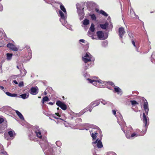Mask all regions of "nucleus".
Here are the masks:
<instances>
[{
    "mask_svg": "<svg viewBox=\"0 0 155 155\" xmlns=\"http://www.w3.org/2000/svg\"><path fill=\"white\" fill-rule=\"evenodd\" d=\"M91 56L89 53H86L84 57H82V60L85 63L90 62L91 60Z\"/></svg>",
    "mask_w": 155,
    "mask_h": 155,
    "instance_id": "f257e3e1",
    "label": "nucleus"
},
{
    "mask_svg": "<svg viewBox=\"0 0 155 155\" xmlns=\"http://www.w3.org/2000/svg\"><path fill=\"white\" fill-rule=\"evenodd\" d=\"M143 101L144 102L143 103L144 109L145 111L146 114L147 115L149 110L148 103L146 99L144 98L143 99Z\"/></svg>",
    "mask_w": 155,
    "mask_h": 155,
    "instance_id": "f03ea898",
    "label": "nucleus"
},
{
    "mask_svg": "<svg viewBox=\"0 0 155 155\" xmlns=\"http://www.w3.org/2000/svg\"><path fill=\"white\" fill-rule=\"evenodd\" d=\"M143 121L144 124V128L145 129V133L147 131L148 124H147V120L144 113L143 114Z\"/></svg>",
    "mask_w": 155,
    "mask_h": 155,
    "instance_id": "7ed1b4c3",
    "label": "nucleus"
},
{
    "mask_svg": "<svg viewBox=\"0 0 155 155\" xmlns=\"http://www.w3.org/2000/svg\"><path fill=\"white\" fill-rule=\"evenodd\" d=\"M102 139V136L101 137L100 139L99 140L98 139H97L95 141L93 142L92 143L93 144H95L97 143V146L98 148H101L103 147V145L101 141Z\"/></svg>",
    "mask_w": 155,
    "mask_h": 155,
    "instance_id": "20e7f679",
    "label": "nucleus"
},
{
    "mask_svg": "<svg viewBox=\"0 0 155 155\" xmlns=\"http://www.w3.org/2000/svg\"><path fill=\"white\" fill-rule=\"evenodd\" d=\"M56 104L63 110H65L67 108L66 105L60 101H58L56 102Z\"/></svg>",
    "mask_w": 155,
    "mask_h": 155,
    "instance_id": "39448f33",
    "label": "nucleus"
},
{
    "mask_svg": "<svg viewBox=\"0 0 155 155\" xmlns=\"http://www.w3.org/2000/svg\"><path fill=\"white\" fill-rule=\"evenodd\" d=\"M125 33L124 28L123 27H121L118 29V35L120 39L122 40L123 36Z\"/></svg>",
    "mask_w": 155,
    "mask_h": 155,
    "instance_id": "423d86ee",
    "label": "nucleus"
},
{
    "mask_svg": "<svg viewBox=\"0 0 155 155\" xmlns=\"http://www.w3.org/2000/svg\"><path fill=\"white\" fill-rule=\"evenodd\" d=\"M30 90V93L34 95L37 94L38 92V89L37 86L35 87H32Z\"/></svg>",
    "mask_w": 155,
    "mask_h": 155,
    "instance_id": "0eeeda50",
    "label": "nucleus"
},
{
    "mask_svg": "<svg viewBox=\"0 0 155 155\" xmlns=\"http://www.w3.org/2000/svg\"><path fill=\"white\" fill-rule=\"evenodd\" d=\"M7 47L10 49L15 51H17L18 50V49L15 47L13 44L9 43L7 45Z\"/></svg>",
    "mask_w": 155,
    "mask_h": 155,
    "instance_id": "6e6552de",
    "label": "nucleus"
},
{
    "mask_svg": "<svg viewBox=\"0 0 155 155\" xmlns=\"http://www.w3.org/2000/svg\"><path fill=\"white\" fill-rule=\"evenodd\" d=\"M129 15L131 17L136 18L137 17V15H136L133 9L132 8L130 9V12L129 13Z\"/></svg>",
    "mask_w": 155,
    "mask_h": 155,
    "instance_id": "1a4fd4ad",
    "label": "nucleus"
},
{
    "mask_svg": "<svg viewBox=\"0 0 155 155\" xmlns=\"http://www.w3.org/2000/svg\"><path fill=\"white\" fill-rule=\"evenodd\" d=\"M6 127L7 124L6 123L4 124H0V133H2Z\"/></svg>",
    "mask_w": 155,
    "mask_h": 155,
    "instance_id": "9d476101",
    "label": "nucleus"
},
{
    "mask_svg": "<svg viewBox=\"0 0 155 155\" xmlns=\"http://www.w3.org/2000/svg\"><path fill=\"white\" fill-rule=\"evenodd\" d=\"M97 34L98 38L100 39L103 38L104 35V33L102 31H97Z\"/></svg>",
    "mask_w": 155,
    "mask_h": 155,
    "instance_id": "9b49d317",
    "label": "nucleus"
},
{
    "mask_svg": "<svg viewBox=\"0 0 155 155\" xmlns=\"http://www.w3.org/2000/svg\"><path fill=\"white\" fill-rule=\"evenodd\" d=\"M87 80L89 81L90 83L92 84H93V83H96L97 82L98 83L102 84V82H103V81H102L101 80H97V81H95L91 80V79L90 78L87 79Z\"/></svg>",
    "mask_w": 155,
    "mask_h": 155,
    "instance_id": "f8f14e48",
    "label": "nucleus"
},
{
    "mask_svg": "<svg viewBox=\"0 0 155 155\" xmlns=\"http://www.w3.org/2000/svg\"><path fill=\"white\" fill-rule=\"evenodd\" d=\"M99 104L100 102L99 101L96 100V101L92 102L91 103V107H95L99 105Z\"/></svg>",
    "mask_w": 155,
    "mask_h": 155,
    "instance_id": "ddd939ff",
    "label": "nucleus"
},
{
    "mask_svg": "<svg viewBox=\"0 0 155 155\" xmlns=\"http://www.w3.org/2000/svg\"><path fill=\"white\" fill-rule=\"evenodd\" d=\"M35 133L36 134L37 137L40 138H41L42 136L41 134V132L38 130H35Z\"/></svg>",
    "mask_w": 155,
    "mask_h": 155,
    "instance_id": "4468645a",
    "label": "nucleus"
},
{
    "mask_svg": "<svg viewBox=\"0 0 155 155\" xmlns=\"http://www.w3.org/2000/svg\"><path fill=\"white\" fill-rule=\"evenodd\" d=\"M8 134L9 136L11 137H14L15 135V133L13 130H10L8 132Z\"/></svg>",
    "mask_w": 155,
    "mask_h": 155,
    "instance_id": "2eb2a0df",
    "label": "nucleus"
},
{
    "mask_svg": "<svg viewBox=\"0 0 155 155\" xmlns=\"http://www.w3.org/2000/svg\"><path fill=\"white\" fill-rule=\"evenodd\" d=\"M15 112L16 114L18 115V116L21 119H24V118L23 116L21 114V113L19 112L17 110H15Z\"/></svg>",
    "mask_w": 155,
    "mask_h": 155,
    "instance_id": "dca6fc26",
    "label": "nucleus"
},
{
    "mask_svg": "<svg viewBox=\"0 0 155 155\" xmlns=\"http://www.w3.org/2000/svg\"><path fill=\"white\" fill-rule=\"evenodd\" d=\"M6 94L8 96L11 97H17V94H12L9 92H6Z\"/></svg>",
    "mask_w": 155,
    "mask_h": 155,
    "instance_id": "f3484780",
    "label": "nucleus"
},
{
    "mask_svg": "<svg viewBox=\"0 0 155 155\" xmlns=\"http://www.w3.org/2000/svg\"><path fill=\"white\" fill-rule=\"evenodd\" d=\"M53 117L56 119H59V118L61 117V115L59 114V113H55V114H53L52 116Z\"/></svg>",
    "mask_w": 155,
    "mask_h": 155,
    "instance_id": "a211bd4d",
    "label": "nucleus"
},
{
    "mask_svg": "<svg viewBox=\"0 0 155 155\" xmlns=\"http://www.w3.org/2000/svg\"><path fill=\"white\" fill-rule=\"evenodd\" d=\"M49 101V99L47 96L44 97L42 99V102L43 104H44V102L48 101Z\"/></svg>",
    "mask_w": 155,
    "mask_h": 155,
    "instance_id": "6ab92c4d",
    "label": "nucleus"
},
{
    "mask_svg": "<svg viewBox=\"0 0 155 155\" xmlns=\"http://www.w3.org/2000/svg\"><path fill=\"white\" fill-rule=\"evenodd\" d=\"M12 54L11 53L7 54V59L8 60H11L12 58Z\"/></svg>",
    "mask_w": 155,
    "mask_h": 155,
    "instance_id": "aec40b11",
    "label": "nucleus"
},
{
    "mask_svg": "<svg viewBox=\"0 0 155 155\" xmlns=\"http://www.w3.org/2000/svg\"><path fill=\"white\" fill-rule=\"evenodd\" d=\"M20 96L23 99H25L28 97L29 94L27 95L25 93L21 95Z\"/></svg>",
    "mask_w": 155,
    "mask_h": 155,
    "instance_id": "412c9836",
    "label": "nucleus"
},
{
    "mask_svg": "<svg viewBox=\"0 0 155 155\" xmlns=\"http://www.w3.org/2000/svg\"><path fill=\"white\" fill-rule=\"evenodd\" d=\"M60 8L64 13H66V11L64 6L61 3Z\"/></svg>",
    "mask_w": 155,
    "mask_h": 155,
    "instance_id": "4be33fe9",
    "label": "nucleus"
},
{
    "mask_svg": "<svg viewBox=\"0 0 155 155\" xmlns=\"http://www.w3.org/2000/svg\"><path fill=\"white\" fill-rule=\"evenodd\" d=\"M100 13L106 17H107L108 15V14L106 12L102 10L100 11Z\"/></svg>",
    "mask_w": 155,
    "mask_h": 155,
    "instance_id": "5701e85b",
    "label": "nucleus"
},
{
    "mask_svg": "<svg viewBox=\"0 0 155 155\" xmlns=\"http://www.w3.org/2000/svg\"><path fill=\"white\" fill-rule=\"evenodd\" d=\"M59 14L61 18L63 19H65V17L64 16V14L60 10L59 11Z\"/></svg>",
    "mask_w": 155,
    "mask_h": 155,
    "instance_id": "b1692460",
    "label": "nucleus"
},
{
    "mask_svg": "<svg viewBox=\"0 0 155 155\" xmlns=\"http://www.w3.org/2000/svg\"><path fill=\"white\" fill-rule=\"evenodd\" d=\"M89 23V20L85 19L83 21V24L86 25H88Z\"/></svg>",
    "mask_w": 155,
    "mask_h": 155,
    "instance_id": "393cba45",
    "label": "nucleus"
},
{
    "mask_svg": "<svg viewBox=\"0 0 155 155\" xmlns=\"http://www.w3.org/2000/svg\"><path fill=\"white\" fill-rule=\"evenodd\" d=\"M114 91L115 92L119 93L121 92V90L119 87H116L114 88Z\"/></svg>",
    "mask_w": 155,
    "mask_h": 155,
    "instance_id": "a878e982",
    "label": "nucleus"
},
{
    "mask_svg": "<svg viewBox=\"0 0 155 155\" xmlns=\"http://www.w3.org/2000/svg\"><path fill=\"white\" fill-rule=\"evenodd\" d=\"M105 84H106L107 83L109 85H110L113 87H115V86L114 85V83L112 82L111 81H108L107 82H103Z\"/></svg>",
    "mask_w": 155,
    "mask_h": 155,
    "instance_id": "bb28decb",
    "label": "nucleus"
},
{
    "mask_svg": "<svg viewBox=\"0 0 155 155\" xmlns=\"http://www.w3.org/2000/svg\"><path fill=\"white\" fill-rule=\"evenodd\" d=\"M90 31L93 32L95 30V28H94V25L93 24H92L90 28Z\"/></svg>",
    "mask_w": 155,
    "mask_h": 155,
    "instance_id": "cd10ccee",
    "label": "nucleus"
},
{
    "mask_svg": "<svg viewBox=\"0 0 155 155\" xmlns=\"http://www.w3.org/2000/svg\"><path fill=\"white\" fill-rule=\"evenodd\" d=\"M132 44L134 46V47H135L136 48V50L138 52V47H139V46H137L136 45H135V42L133 40H132Z\"/></svg>",
    "mask_w": 155,
    "mask_h": 155,
    "instance_id": "c85d7f7f",
    "label": "nucleus"
},
{
    "mask_svg": "<svg viewBox=\"0 0 155 155\" xmlns=\"http://www.w3.org/2000/svg\"><path fill=\"white\" fill-rule=\"evenodd\" d=\"M100 26L102 29H105L107 28V25L106 24H100Z\"/></svg>",
    "mask_w": 155,
    "mask_h": 155,
    "instance_id": "c756f323",
    "label": "nucleus"
},
{
    "mask_svg": "<svg viewBox=\"0 0 155 155\" xmlns=\"http://www.w3.org/2000/svg\"><path fill=\"white\" fill-rule=\"evenodd\" d=\"M130 102L131 103L132 105L133 106H134L135 104H138V103L135 100L131 101Z\"/></svg>",
    "mask_w": 155,
    "mask_h": 155,
    "instance_id": "7c9ffc66",
    "label": "nucleus"
},
{
    "mask_svg": "<svg viewBox=\"0 0 155 155\" xmlns=\"http://www.w3.org/2000/svg\"><path fill=\"white\" fill-rule=\"evenodd\" d=\"M91 136L94 140H95L96 139L97 136L94 133H92L91 134Z\"/></svg>",
    "mask_w": 155,
    "mask_h": 155,
    "instance_id": "2f4dec72",
    "label": "nucleus"
},
{
    "mask_svg": "<svg viewBox=\"0 0 155 155\" xmlns=\"http://www.w3.org/2000/svg\"><path fill=\"white\" fill-rule=\"evenodd\" d=\"M91 18L92 19V20H96V18L95 15L94 14H93L91 15Z\"/></svg>",
    "mask_w": 155,
    "mask_h": 155,
    "instance_id": "473e14b6",
    "label": "nucleus"
},
{
    "mask_svg": "<svg viewBox=\"0 0 155 155\" xmlns=\"http://www.w3.org/2000/svg\"><path fill=\"white\" fill-rule=\"evenodd\" d=\"M138 136V134H137L135 133H133L131 134V137H137Z\"/></svg>",
    "mask_w": 155,
    "mask_h": 155,
    "instance_id": "72a5a7b5",
    "label": "nucleus"
},
{
    "mask_svg": "<svg viewBox=\"0 0 155 155\" xmlns=\"http://www.w3.org/2000/svg\"><path fill=\"white\" fill-rule=\"evenodd\" d=\"M1 153L4 154V155H8L7 153L4 150L2 151Z\"/></svg>",
    "mask_w": 155,
    "mask_h": 155,
    "instance_id": "f704fd0d",
    "label": "nucleus"
},
{
    "mask_svg": "<svg viewBox=\"0 0 155 155\" xmlns=\"http://www.w3.org/2000/svg\"><path fill=\"white\" fill-rule=\"evenodd\" d=\"M24 85V83L23 82H20L18 84V86L19 87H22Z\"/></svg>",
    "mask_w": 155,
    "mask_h": 155,
    "instance_id": "c9c22d12",
    "label": "nucleus"
},
{
    "mask_svg": "<svg viewBox=\"0 0 155 155\" xmlns=\"http://www.w3.org/2000/svg\"><path fill=\"white\" fill-rule=\"evenodd\" d=\"M151 57L153 59L155 60V52L153 53L151 55Z\"/></svg>",
    "mask_w": 155,
    "mask_h": 155,
    "instance_id": "e433bc0d",
    "label": "nucleus"
},
{
    "mask_svg": "<svg viewBox=\"0 0 155 155\" xmlns=\"http://www.w3.org/2000/svg\"><path fill=\"white\" fill-rule=\"evenodd\" d=\"M3 10V6L0 3V11H2Z\"/></svg>",
    "mask_w": 155,
    "mask_h": 155,
    "instance_id": "4c0bfd02",
    "label": "nucleus"
},
{
    "mask_svg": "<svg viewBox=\"0 0 155 155\" xmlns=\"http://www.w3.org/2000/svg\"><path fill=\"white\" fill-rule=\"evenodd\" d=\"M4 121V120L3 118L0 117V124H1Z\"/></svg>",
    "mask_w": 155,
    "mask_h": 155,
    "instance_id": "58836bf2",
    "label": "nucleus"
},
{
    "mask_svg": "<svg viewBox=\"0 0 155 155\" xmlns=\"http://www.w3.org/2000/svg\"><path fill=\"white\" fill-rule=\"evenodd\" d=\"M112 113L114 115H115L116 114V111L115 110H112Z\"/></svg>",
    "mask_w": 155,
    "mask_h": 155,
    "instance_id": "ea45409f",
    "label": "nucleus"
},
{
    "mask_svg": "<svg viewBox=\"0 0 155 155\" xmlns=\"http://www.w3.org/2000/svg\"><path fill=\"white\" fill-rule=\"evenodd\" d=\"M79 41L82 43H84L85 42V40L84 39H80V40Z\"/></svg>",
    "mask_w": 155,
    "mask_h": 155,
    "instance_id": "a19ab883",
    "label": "nucleus"
},
{
    "mask_svg": "<svg viewBox=\"0 0 155 155\" xmlns=\"http://www.w3.org/2000/svg\"><path fill=\"white\" fill-rule=\"evenodd\" d=\"M48 104L51 105H53L54 104V103H53L52 102H50L48 103Z\"/></svg>",
    "mask_w": 155,
    "mask_h": 155,
    "instance_id": "79ce46f5",
    "label": "nucleus"
},
{
    "mask_svg": "<svg viewBox=\"0 0 155 155\" xmlns=\"http://www.w3.org/2000/svg\"><path fill=\"white\" fill-rule=\"evenodd\" d=\"M13 82L15 84H18V82L16 80H14Z\"/></svg>",
    "mask_w": 155,
    "mask_h": 155,
    "instance_id": "37998d69",
    "label": "nucleus"
},
{
    "mask_svg": "<svg viewBox=\"0 0 155 155\" xmlns=\"http://www.w3.org/2000/svg\"><path fill=\"white\" fill-rule=\"evenodd\" d=\"M126 135L127 137V138H130V137L129 135H127L126 134Z\"/></svg>",
    "mask_w": 155,
    "mask_h": 155,
    "instance_id": "c03bdc74",
    "label": "nucleus"
},
{
    "mask_svg": "<svg viewBox=\"0 0 155 155\" xmlns=\"http://www.w3.org/2000/svg\"><path fill=\"white\" fill-rule=\"evenodd\" d=\"M0 87L2 90L4 89V87L3 86H0Z\"/></svg>",
    "mask_w": 155,
    "mask_h": 155,
    "instance_id": "a18cd8bd",
    "label": "nucleus"
},
{
    "mask_svg": "<svg viewBox=\"0 0 155 155\" xmlns=\"http://www.w3.org/2000/svg\"><path fill=\"white\" fill-rule=\"evenodd\" d=\"M94 134H95L96 135L98 133H97L96 132H94Z\"/></svg>",
    "mask_w": 155,
    "mask_h": 155,
    "instance_id": "49530a36",
    "label": "nucleus"
},
{
    "mask_svg": "<svg viewBox=\"0 0 155 155\" xmlns=\"http://www.w3.org/2000/svg\"><path fill=\"white\" fill-rule=\"evenodd\" d=\"M92 109H91V108L90 109H89V111L90 112H91L92 111Z\"/></svg>",
    "mask_w": 155,
    "mask_h": 155,
    "instance_id": "de8ad7c7",
    "label": "nucleus"
},
{
    "mask_svg": "<svg viewBox=\"0 0 155 155\" xmlns=\"http://www.w3.org/2000/svg\"><path fill=\"white\" fill-rule=\"evenodd\" d=\"M93 84L94 85H95V84H96V85H97V83H93Z\"/></svg>",
    "mask_w": 155,
    "mask_h": 155,
    "instance_id": "09e8293b",
    "label": "nucleus"
},
{
    "mask_svg": "<svg viewBox=\"0 0 155 155\" xmlns=\"http://www.w3.org/2000/svg\"><path fill=\"white\" fill-rule=\"evenodd\" d=\"M122 130L125 133V134H126V133H125V131L124 130L123 128H122Z\"/></svg>",
    "mask_w": 155,
    "mask_h": 155,
    "instance_id": "8fccbe9b",
    "label": "nucleus"
},
{
    "mask_svg": "<svg viewBox=\"0 0 155 155\" xmlns=\"http://www.w3.org/2000/svg\"><path fill=\"white\" fill-rule=\"evenodd\" d=\"M29 50H28V51H29H29H31V49H30V48H29Z\"/></svg>",
    "mask_w": 155,
    "mask_h": 155,
    "instance_id": "3c124183",
    "label": "nucleus"
},
{
    "mask_svg": "<svg viewBox=\"0 0 155 155\" xmlns=\"http://www.w3.org/2000/svg\"><path fill=\"white\" fill-rule=\"evenodd\" d=\"M38 98H41V97H40V96H39V97H38Z\"/></svg>",
    "mask_w": 155,
    "mask_h": 155,
    "instance_id": "603ef678",
    "label": "nucleus"
},
{
    "mask_svg": "<svg viewBox=\"0 0 155 155\" xmlns=\"http://www.w3.org/2000/svg\"><path fill=\"white\" fill-rule=\"evenodd\" d=\"M17 68L18 69H19V67H18V66H17Z\"/></svg>",
    "mask_w": 155,
    "mask_h": 155,
    "instance_id": "864d4df0",
    "label": "nucleus"
},
{
    "mask_svg": "<svg viewBox=\"0 0 155 155\" xmlns=\"http://www.w3.org/2000/svg\"><path fill=\"white\" fill-rule=\"evenodd\" d=\"M2 46L0 45V47H2Z\"/></svg>",
    "mask_w": 155,
    "mask_h": 155,
    "instance_id": "5fc2aeb1",
    "label": "nucleus"
},
{
    "mask_svg": "<svg viewBox=\"0 0 155 155\" xmlns=\"http://www.w3.org/2000/svg\"><path fill=\"white\" fill-rule=\"evenodd\" d=\"M91 132H92V131L91 130V131H90V133H91Z\"/></svg>",
    "mask_w": 155,
    "mask_h": 155,
    "instance_id": "6e6d98bb",
    "label": "nucleus"
},
{
    "mask_svg": "<svg viewBox=\"0 0 155 155\" xmlns=\"http://www.w3.org/2000/svg\"><path fill=\"white\" fill-rule=\"evenodd\" d=\"M59 109V107L57 108V109H58H58Z\"/></svg>",
    "mask_w": 155,
    "mask_h": 155,
    "instance_id": "4d7b16f0",
    "label": "nucleus"
},
{
    "mask_svg": "<svg viewBox=\"0 0 155 155\" xmlns=\"http://www.w3.org/2000/svg\"><path fill=\"white\" fill-rule=\"evenodd\" d=\"M59 142H56V143H58Z\"/></svg>",
    "mask_w": 155,
    "mask_h": 155,
    "instance_id": "13d9d810",
    "label": "nucleus"
},
{
    "mask_svg": "<svg viewBox=\"0 0 155 155\" xmlns=\"http://www.w3.org/2000/svg\"><path fill=\"white\" fill-rule=\"evenodd\" d=\"M2 0H0V1H1Z\"/></svg>",
    "mask_w": 155,
    "mask_h": 155,
    "instance_id": "bf43d9fd",
    "label": "nucleus"
}]
</instances>
